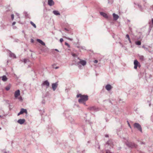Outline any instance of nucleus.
<instances>
[{
    "mask_svg": "<svg viewBox=\"0 0 153 153\" xmlns=\"http://www.w3.org/2000/svg\"><path fill=\"white\" fill-rule=\"evenodd\" d=\"M16 14L17 15V16H19V14H18V13H17Z\"/></svg>",
    "mask_w": 153,
    "mask_h": 153,
    "instance_id": "864d4df0",
    "label": "nucleus"
},
{
    "mask_svg": "<svg viewBox=\"0 0 153 153\" xmlns=\"http://www.w3.org/2000/svg\"><path fill=\"white\" fill-rule=\"evenodd\" d=\"M128 41L130 43H131V40H130V39H129L128 40Z\"/></svg>",
    "mask_w": 153,
    "mask_h": 153,
    "instance_id": "49530a36",
    "label": "nucleus"
},
{
    "mask_svg": "<svg viewBox=\"0 0 153 153\" xmlns=\"http://www.w3.org/2000/svg\"><path fill=\"white\" fill-rule=\"evenodd\" d=\"M142 48H143L144 49V48H145V47L144 46H142Z\"/></svg>",
    "mask_w": 153,
    "mask_h": 153,
    "instance_id": "603ef678",
    "label": "nucleus"
},
{
    "mask_svg": "<svg viewBox=\"0 0 153 153\" xmlns=\"http://www.w3.org/2000/svg\"><path fill=\"white\" fill-rule=\"evenodd\" d=\"M26 34L25 33V38L26 37Z\"/></svg>",
    "mask_w": 153,
    "mask_h": 153,
    "instance_id": "4d7b16f0",
    "label": "nucleus"
},
{
    "mask_svg": "<svg viewBox=\"0 0 153 153\" xmlns=\"http://www.w3.org/2000/svg\"><path fill=\"white\" fill-rule=\"evenodd\" d=\"M16 28V27H13V28Z\"/></svg>",
    "mask_w": 153,
    "mask_h": 153,
    "instance_id": "bf43d9fd",
    "label": "nucleus"
},
{
    "mask_svg": "<svg viewBox=\"0 0 153 153\" xmlns=\"http://www.w3.org/2000/svg\"><path fill=\"white\" fill-rule=\"evenodd\" d=\"M105 137H108V134H106L105 135Z\"/></svg>",
    "mask_w": 153,
    "mask_h": 153,
    "instance_id": "a18cd8bd",
    "label": "nucleus"
},
{
    "mask_svg": "<svg viewBox=\"0 0 153 153\" xmlns=\"http://www.w3.org/2000/svg\"><path fill=\"white\" fill-rule=\"evenodd\" d=\"M135 44L137 45H140L141 44V42L140 41H137L135 42Z\"/></svg>",
    "mask_w": 153,
    "mask_h": 153,
    "instance_id": "4be33fe9",
    "label": "nucleus"
},
{
    "mask_svg": "<svg viewBox=\"0 0 153 153\" xmlns=\"http://www.w3.org/2000/svg\"><path fill=\"white\" fill-rule=\"evenodd\" d=\"M54 4V2L53 0H48V4L50 6H52Z\"/></svg>",
    "mask_w": 153,
    "mask_h": 153,
    "instance_id": "ddd939ff",
    "label": "nucleus"
},
{
    "mask_svg": "<svg viewBox=\"0 0 153 153\" xmlns=\"http://www.w3.org/2000/svg\"><path fill=\"white\" fill-rule=\"evenodd\" d=\"M72 55L73 56L75 57L76 56V55L75 53H73L72 54Z\"/></svg>",
    "mask_w": 153,
    "mask_h": 153,
    "instance_id": "e433bc0d",
    "label": "nucleus"
},
{
    "mask_svg": "<svg viewBox=\"0 0 153 153\" xmlns=\"http://www.w3.org/2000/svg\"><path fill=\"white\" fill-rule=\"evenodd\" d=\"M98 61L97 60H95L94 61V62L95 63H97L98 62Z\"/></svg>",
    "mask_w": 153,
    "mask_h": 153,
    "instance_id": "4c0bfd02",
    "label": "nucleus"
},
{
    "mask_svg": "<svg viewBox=\"0 0 153 153\" xmlns=\"http://www.w3.org/2000/svg\"><path fill=\"white\" fill-rule=\"evenodd\" d=\"M29 60L27 59H24V62L25 63H26L27 62H28Z\"/></svg>",
    "mask_w": 153,
    "mask_h": 153,
    "instance_id": "a878e982",
    "label": "nucleus"
},
{
    "mask_svg": "<svg viewBox=\"0 0 153 153\" xmlns=\"http://www.w3.org/2000/svg\"><path fill=\"white\" fill-rule=\"evenodd\" d=\"M66 38L68 39V40H70L71 41H72L73 40V39H71V38Z\"/></svg>",
    "mask_w": 153,
    "mask_h": 153,
    "instance_id": "f704fd0d",
    "label": "nucleus"
},
{
    "mask_svg": "<svg viewBox=\"0 0 153 153\" xmlns=\"http://www.w3.org/2000/svg\"><path fill=\"white\" fill-rule=\"evenodd\" d=\"M34 41L33 39H31L30 42L31 43H33L34 42Z\"/></svg>",
    "mask_w": 153,
    "mask_h": 153,
    "instance_id": "473e14b6",
    "label": "nucleus"
},
{
    "mask_svg": "<svg viewBox=\"0 0 153 153\" xmlns=\"http://www.w3.org/2000/svg\"><path fill=\"white\" fill-rule=\"evenodd\" d=\"M79 48L80 49L85 50V47H84V46H80V47H79Z\"/></svg>",
    "mask_w": 153,
    "mask_h": 153,
    "instance_id": "bb28decb",
    "label": "nucleus"
},
{
    "mask_svg": "<svg viewBox=\"0 0 153 153\" xmlns=\"http://www.w3.org/2000/svg\"><path fill=\"white\" fill-rule=\"evenodd\" d=\"M88 109L91 111H97L99 110V108L96 106H93L89 107L88 108Z\"/></svg>",
    "mask_w": 153,
    "mask_h": 153,
    "instance_id": "39448f33",
    "label": "nucleus"
},
{
    "mask_svg": "<svg viewBox=\"0 0 153 153\" xmlns=\"http://www.w3.org/2000/svg\"><path fill=\"white\" fill-rule=\"evenodd\" d=\"M139 64V62L137 60H135L134 61V68L135 69H136L137 68Z\"/></svg>",
    "mask_w": 153,
    "mask_h": 153,
    "instance_id": "1a4fd4ad",
    "label": "nucleus"
},
{
    "mask_svg": "<svg viewBox=\"0 0 153 153\" xmlns=\"http://www.w3.org/2000/svg\"><path fill=\"white\" fill-rule=\"evenodd\" d=\"M19 99L21 100H22V98L21 97H19Z\"/></svg>",
    "mask_w": 153,
    "mask_h": 153,
    "instance_id": "79ce46f5",
    "label": "nucleus"
},
{
    "mask_svg": "<svg viewBox=\"0 0 153 153\" xmlns=\"http://www.w3.org/2000/svg\"><path fill=\"white\" fill-rule=\"evenodd\" d=\"M22 32L25 33L24 31V30L22 31Z\"/></svg>",
    "mask_w": 153,
    "mask_h": 153,
    "instance_id": "5fc2aeb1",
    "label": "nucleus"
},
{
    "mask_svg": "<svg viewBox=\"0 0 153 153\" xmlns=\"http://www.w3.org/2000/svg\"><path fill=\"white\" fill-rule=\"evenodd\" d=\"M25 120L24 119H20L18 120L17 122L19 123L22 125L23 124L25 123Z\"/></svg>",
    "mask_w": 153,
    "mask_h": 153,
    "instance_id": "f8f14e48",
    "label": "nucleus"
},
{
    "mask_svg": "<svg viewBox=\"0 0 153 153\" xmlns=\"http://www.w3.org/2000/svg\"><path fill=\"white\" fill-rule=\"evenodd\" d=\"M20 112L21 114H23V113H27V112L26 109H25L24 108H22L21 109L20 111Z\"/></svg>",
    "mask_w": 153,
    "mask_h": 153,
    "instance_id": "a211bd4d",
    "label": "nucleus"
},
{
    "mask_svg": "<svg viewBox=\"0 0 153 153\" xmlns=\"http://www.w3.org/2000/svg\"><path fill=\"white\" fill-rule=\"evenodd\" d=\"M140 144H141V145H142V144H145V143H144V142H140Z\"/></svg>",
    "mask_w": 153,
    "mask_h": 153,
    "instance_id": "ea45409f",
    "label": "nucleus"
},
{
    "mask_svg": "<svg viewBox=\"0 0 153 153\" xmlns=\"http://www.w3.org/2000/svg\"><path fill=\"white\" fill-rule=\"evenodd\" d=\"M140 59L142 61H143L144 59V57L142 55H140L139 56Z\"/></svg>",
    "mask_w": 153,
    "mask_h": 153,
    "instance_id": "412c9836",
    "label": "nucleus"
},
{
    "mask_svg": "<svg viewBox=\"0 0 153 153\" xmlns=\"http://www.w3.org/2000/svg\"><path fill=\"white\" fill-rule=\"evenodd\" d=\"M16 28V27H13V28Z\"/></svg>",
    "mask_w": 153,
    "mask_h": 153,
    "instance_id": "052dcab7",
    "label": "nucleus"
},
{
    "mask_svg": "<svg viewBox=\"0 0 153 153\" xmlns=\"http://www.w3.org/2000/svg\"><path fill=\"white\" fill-rule=\"evenodd\" d=\"M1 117V116H0V117Z\"/></svg>",
    "mask_w": 153,
    "mask_h": 153,
    "instance_id": "e2e57ef3",
    "label": "nucleus"
},
{
    "mask_svg": "<svg viewBox=\"0 0 153 153\" xmlns=\"http://www.w3.org/2000/svg\"><path fill=\"white\" fill-rule=\"evenodd\" d=\"M105 89L108 91H110L112 88V87L110 84H108L105 87Z\"/></svg>",
    "mask_w": 153,
    "mask_h": 153,
    "instance_id": "4468645a",
    "label": "nucleus"
},
{
    "mask_svg": "<svg viewBox=\"0 0 153 153\" xmlns=\"http://www.w3.org/2000/svg\"><path fill=\"white\" fill-rule=\"evenodd\" d=\"M58 84L57 82L55 83H53L52 84V88L53 91H55L57 87Z\"/></svg>",
    "mask_w": 153,
    "mask_h": 153,
    "instance_id": "6e6552de",
    "label": "nucleus"
},
{
    "mask_svg": "<svg viewBox=\"0 0 153 153\" xmlns=\"http://www.w3.org/2000/svg\"><path fill=\"white\" fill-rule=\"evenodd\" d=\"M20 95V91L19 90H18L16 91L14 93L15 97H17Z\"/></svg>",
    "mask_w": 153,
    "mask_h": 153,
    "instance_id": "9d476101",
    "label": "nucleus"
},
{
    "mask_svg": "<svg viewBox=\"0 0 153 153\" xmlns=\"http://www.w3.org/2000/svg\"><path fill=\"white\" fill-rule=\"evenodd\" d=\"M134 128H137L140 132H142L141 127L138 123H135L134 124Z\"/></svg>",
    "mask_w": 153,
    "mask_h": 153,
    "instance_id": "20e7f679",
    "label": "nucleus"
},
{
    "mask_svg": "<svg viewBox=\"0 0 153 153\" xmlns=\"http://www.w3.org/2000/svg\"><path fill=\"white\" fill-rule=\"evenodd\" d=\"M100 14L107 19H109L111 17V16H108L106 13L103 12H101Z\"/></svg>",
    "mask_w": 153,
    "mask_h": 153,
    "instance_id": "0eeeda50",
    "label": "nucleus"
},
{
    "mask_svg": "<svg viewBox=\"0 0 153 153\" xmlns=\"http://www.w3.org/2000/svg\"><path fill=\"white\" fill-rule=\"evenodd\" d=\"M64 30L67 31H68V30L66 28H65Z\"/></svg>",
    "mask_w": 153,
    "mask_h": 153,
    "instance_id": "37998d69",
    "label": "nucleus"
},
{
    "mask_svg": "<svg viewBox=\"0 0 153 153\" xmlns=\"http://www.w3.org/2000/svg\"><path fill=\"white\" fill-rule=\"evenodd\" d=\"M78 59H79V61L76 62L75 63V65L78 66V67L80 69H82V66L80 65L81 64L82 65L84 66L86 64V62L85 60H82L79 59V57Z\"/></svg>",
    "mask_w": 153,
    "mask_h": 153,
    "instance_id": "f03ea898",
    "label": "nucleus"
},
{
    "mask_svg": "<svg viewBox=\"0 0 153 153\" xmlns=\"http://www.w3.org/2000/svg\"><path fill=\"white\" fill-rule=\"evenodd\" d=\"M144 49L146 51H148L150 53L151 52L149 50V49L147 48H146V47L144 48Z\"/></svg>",
    "mask_w": 153,
    "mask_h": 153,
    "instance_id": "c756f323",
    "label": "nucleus"
},
{
    "mask_svg": "<svg viewBox=\"0 0 153 153\" xmlns=\"http://www.w3.org/2000/svg\"><path fill=\"white\" fill-rule=\"evenodd\" d=\"M126 38H127L128 39V40L129 39H130V37H129V35L127 34L126 35Z\"/></svg>",
    "mask_w": 153,
    "mask_h": 153,
    "instance_id": "cd10ccee",
    "label": "nucleus"
},
{
    "mask_svg": "<svg viewBox=\"0 0 153 153\" xmlns=\"http://www.w3.org/2000/svg\"><path fill=\"white\" fill-rule=\"evenodd\" d=\"M114 19L115 20H117L119 18L118 16L116 14L114 13L113 14Z\"/></svg>",
    "mask_w": 153,
    "mask_h": 153,
    "instance_id": "dca6fc26",
    "label": "nucleus"
},
{
    "mask_svg": "<svg viewBox=\"0 0 153 153\" xmlns=\"http://www.w3.org/2000/svg\"><path fill=\"white\" fill-rule=\"evenodd\" d=\"M98 148L99 149H100V146H98Z\"/></svg>",
    "mask_w": 153,
    "mask_h": 153,
    "instance_id": "6e6d98bb",
    "label": "nucleus"
},
{
    "mask_svg": "<svg viewBox=\"0 0 153 153\" xmlns=\"http://www.w3.org/2000/svg\"><path fill=\"white\" fill-rule=\"evenodd\" d=\"M138 7L139 8L141 11L143 10V8L139 4H138Z\"/></svg>",
    "mask_w": 153,
    "mask_h": 153,
    "instance_id": "b1692460",
    "label": "nucleus"
},
{
    "mask_svg": "<svg viewBox=\"0 0 153 153\" xmlns=\"http://www.w3.org/2000/svg\"><path fill=\"white\" fill-rule=\"evenodd\" d=\"M16 28V27H13V28Z\"/></svg>",
    "mask_w": 153,
    "mask_h": 153,
    "instance_id": "13d9d810",
    "label": "nucleus"
},
{
    "mask_svg": "<svg viewBox=\"0 0 153 153\" xmlns=\"http://www.w3.org/2000/svg\"><path fill=\"white\" fill-rule=\"evenodd\" d=\"M55 51H57V52H59V51L57 49H55Z\"/></svg>",
    "mask_w": 153,
    "mask_h": 153,
    "instance_id": "de8ad7c7",
    "label": "nucleus"
},
{
    "mask_svg": "<svg viewBox=\"0 0 153 153\" xmlns=\"http://www.w3.org/2000/svg\"><path fill=\"white\" fill-rule=\"evenodd\" d=\"M30 24L33 26V27L36 28V26L35 24H34L31 21L30 22Z\"/></svg>",
    "mask_w": 153,
    "mask_h": 153,
    "instance_id": "5701e85b",
    "label": "nucleus"
},
{
    "mask_svg": "<svg viewBox=\"0 0 153 153\" xmlns=\"http://www.w3.org/2000/svg\"><path fill=\"white\" fill-rule=\"evenodd\" d=\"M109 142H108H108H107V143H106V144H107L109 145Z\"/></svg>",
    "mask_w": 153,
    "mask_h": 153,
    "instance_id": "3c124183",
    "label": "nucleus"
},
{
    "mask_svg": "<svg viewBox=\"0 0 153 153\" xmlns=\"http://www.w3.org/2000/svg\"><path fill=\"white\" fill-rule=\"evenodd\" d=\"M11 17L12 20H13L14 18V16L13 14H12L11 15Z\"/></svg>",
    "mask_w": 153,
    "mask_h": 153,
    "instance_id": "7c9ffc66",
    "label": "nucleus"
},
{
    "mask_svg": "<svg viewBox=\"0 0 153 153\" xmlns=\"http://www.w3.org/2000/svg\"><path fill=\"white\" fill-rule=\"evenodd\" d=\"M50 83L48 80H45L44 81L42 84V87L44 86H45L46 88H48L49 86Z\"/></svg>",
    "mask_w": 153,
    "mask_h": 153,
    "instance_id": "423d86ee",
    "label": "nucleus"
},
{
    "mask_svg": "<svg viewBox=\"0 0 153 153\" xmlns=\"http://www.w3.org/2000/svg\"><path fill=\"white\" fill-rule=\"evenodd\" d=\"M59 41H60V42H63V39L62 38H61L60 39V40H59Z\"/></svg>",
    "mask_w": 153,
    "mask_h": 153,
    "instance_id": "2f4dec72",
    "label": "nucleus"
},
{
    "mask_svg": "<svg viewBox=\"0 0 153 153\" xmlns=\"http://www.w3.org/2000/svg\"><path fill=\"white\" fill-rule=\"evenodd\" d=\"M10 86H7L5 88V89L7 91H8L10 89Z\"/></svg>",
    "mask_w": 153,
    "mask_h": 153,
    "instance_id": "393cba45",
    "label": "nucleus"
},
{
    "mask_svg": "<svg viewBox=\"0 0 153 153\" xmlns=\"http://www.w3.org/2000/svg\"><path fill=\"white\" fill-rule=\"evenodd\" d=\"M126 145L129 147L131 148H136L137 146L136 144L132 142H127L126 143Z\"/></svg>",
    "mask_w": 153,
    "mask_h": 153,
    "instance_id": "7ed1b4c3",
    "label": "nucleus"
},
{
    "mask_svg": "<svg viewBox=\"0 0 153 153\" xmlns=\"http://www.w3.org/2000/svg\"><path fill=\"white\" fill-rule=\"evenodd\" d=\"M127 122H128V125L131 128V127L130 125V124H129V122H128V121H127Z\"/></svg>",
    "mask_w": 153,
    "mask_h": 153,
    "instance_id": "58836bf2",
    "label": "nucleus"
},
{
    "mask_svg": "<svg viewBox=\"0 0 153 153\" xmlns=\"http://www.w3.org/2000/svg\"><path fill=\"white\" fill-rule=\"evenodd\" d=\"M16 23V22H13V23H12V25H15V24Z\"/></svg>",
    "mask_w": 153,
    "mask_h": 153,
    "instance_id": "a19ab883",
    "label": "nucleus"
},
{
    "mask_svg": "<svg viewBox=\"0 0 153 153\" xmlns=\"http://www.w3.org/2000/svg\"><path fill=\"white\" fill-rule=\"evenodd\" d=\"M36 41L37 42L40 43L42 45L45 46V43L41 40L39 39H37Z\"/></svg>",
    "mask_w": 153,
    "mask_h": 153,
    "instance_id": "2eb2a0df",
    "label": "nucleus"
},
{
    "mask_svg": "<svg viewBox=\"0 0 153 153\" xmlns=\"http://www.w3.org/2000/svg\"><path fill=\"white\" fill-rule=\"evenodd\" d=\"M106 153H111V152H106Z\"/></svg>",
    "mask_w": 153,
    "mask_h": 153,
    "instance_id": "09e8293b",
    "label": "nucleus"
},
{
    "mask_svg": "<svg viewBox=\"0 0 153 153\" xmlns=\"http://www.w3.org/2000/svg\"><path fill=\"white\" fill-rule=\"evenodd\" d=\"M20 114H21L19 112V113L17 114V115L18 116H19V115H20Z\"/></svg>",
    "mask_w": 153,
    "mask_h": 153,
    "instance_id": "c03bdc74",
    "label": "nucleus"
},
{
    "mask_svg": "<svg viewBox=\"0 0 153 153\" xmlns=\"http://www.w3.org/2000/svg\"><path fill=\"white\" fill-rule=\"evenodd\" d=\"M58 68H59V67H56L55 68L56 69H58Z\"/></svg>",
    "mask_w": 153,
    "mask_h": 153,
    "instance_id": "8fccbe9b",
    "label": "nucleus"
},
{
    "mask_svg": "<svg viewBox=\"0 0 153 153\" xmlns=\"http://www.w3.org/2000/svg\"><path fill=\"white\" fill-rule=\"evenodd\" d=\"M77 97H80V98L78 100V102L79 103H82L85 104V102L88 99V97L87 95H82L81 94H77L76 95Z\"/></svg>",
    "mask_w": 153,
    "mask_h": 153,
    "instance_id": "f257e3e1",
    "label": "nucleus"
},
{
    "mask_svg": "<svg viewBox=\"0 0 153 153\" xmlns=\"http://www.w3.org/2000/svg\"><path fill=\"white\" fill-rule=\"evenodd\" d=\"M2 79L4 81H6L7 80V78L6 76L4 75L2 77Z\"/></svg>",
    "mask_w": 153,
    "mask_h": 153,
    "instance_id": "aec40b11",
    "label": "nucleus"
},
{
    "mask_svg": "<svg viewBox=\"0 0 153 153\" xmlns=\"http://www.w3.org/2000/svg\"><path fill=\"white\" fill-rule=\"evenodd\" d=\"M149 29L150 30L153 27V18L152 19L151 22H149Z\"/></svg>",
    "mask_w": 153,
    "mask_h": 153,
    "instance_id": "9b49d317",
    "label": "nucleus"
},
{
    "mask_svg": "<svg viewBox=\"0 0 153 153\" xmlns=\"http://www.w3.org/2000/svg\"><path fill=\"white\" fill-rule=\"evenodd\" d=\"M1 129V128L0 127V130Z\"/></svg>",
    "mask_w": 153,
    "mask_h": 153,
    "instance_id": "680f3d73",
    "label": "nucleus"
},
{
    "mask_svg": "<svg viewBox=\"0 0 153 153\" xmlns=\"http://www.w3.org/2000/svg\"><path fill=\"white\" fill-rule=\"evenodd\" d=\"M65 45L67 46L68 47V48H70V45H69V44L68 43H67L66 42H65Z\"/></svg>",
    "mask_w": 153,
    "mask_h": 153,
    "instance_id": "c85d7f7f",
    "label": "nucleus"
},
{
    "mask_svg": "<svg viewBox=\"0 0 153 153\" xmlns=\"http://www.w3.org/2000/svg\"><path fill=\"white\" fill-rule=\"evenodd\" d=\"M10 56L13 58H16V55L11 51H10Z\"/></svg>",
    "mask_w": 153,
    "mask_h": 153,
    "instance_id": "f3484780",
    "label": "nucleus"
},
{
    "mask_svg": "<svg viewBox=\"0 0 153 153\" xmlns=\"http://www.w3.org/2000/svg\"><path fill=\"white\" fill-rule=\"evenodd\" d=\"M148 103H149V106H151V104L150 103V102L149 101H148Z\"/></svg>",
    "mask_w": 153,
    "mask_h": 153,
    "instance_id": "72a5a7b5",
    "label": "nucleus"
},
{
    "mask_svg": "<svg viewBox=\"0 0 153 153\" xmlns=\"http://www.w3.org/2000/svg\"><path fill=\"white\" fill-rule=\"evenodd\" d=\"M3 153H10L9 152H6L4 150H3Z\"/></svg>",
    "mask_w": 153,
    "mask_h": 153,
    "instance_id": "c9c22d12",
    "label": "nucleus"
},
{
    "mask_svg": "<svg viewBox=\"0 0 153 153\" xmlns=\"http://www.w3.org/2000/svg\"><path fill=\"white\" fill-rule=\"evenodd\" d=\"M53 13L56 15H60V13L57 10H54L53 12Z\"/></svg>",
    "mask_w": 153,
    "mask_h": 153,
    "instance_id": "6ab92c4d",
    "label": "nucleus"
}]
</instances>
